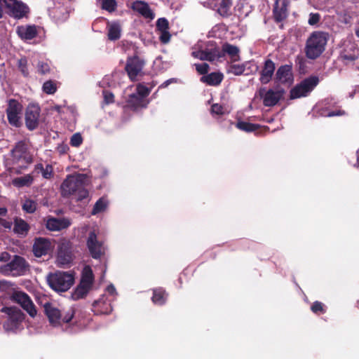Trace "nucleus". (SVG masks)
Returning a JSON list of instances; mask_svg holds the SVG:
<instances>
[{"mask_svg": "<svg viewBox=\"0 0 359 359\" xmlns=\"http://www.w3.org/2000/svg\"><path fill=\"white\" fill-rule=\"evenodd\" d=\"M11 153V170L15 173H20L22 170L26 169L33 161L32 155L28 151V143L25 140L18 142Z\"/></svg>", "mask_w": 359, "mask_h": 359, "instance_id": "nucleus-1", "label": "nucleus"}, {"mask_svg": "<svg viewBox=\"0 0 359 359\" xmlns=\"http://www.w3.org/2000/svg\"><path fill=\"white\" fill-rule=\"evenodd\" d=\"M328 39L327 34L323 32H313L306 40L305 53L308 58H318L325 50Z\"/></svg>", "mask_w": 359, "mask_h": 359, "instance_id": "nucleus-2", "label": "nucleus"}, {"mask_svg": "<svg viewBox=\"0 0 359 359\" xmlns=\"http://www.w3.org/2000/svg\"><path fill=\"white\" fill-rule=\"evenodd\" d=\"M0 312L5 314L2 325L6 332H15L25 319V314L15 306H4Z\"/></svg>", "mask_w": 359, "mask_h": 359, "instance_id": "nucleus-3", "label": "nucleus"}, {"mask_svg": "<svg viewBox=\"0 0 359 359\" xmlns=\"http://www.w3.org/2000/svg\"><path fill=\"white\" fill-rule=\"evenodd\" d=\"M43 308L50 323L54 326L59 325L61 323H69L75 314V309L73 307H70L65 313H62L60 310L48 302L44 304Z\"/></svg>", "mask_w": 359, "mask_h": 359, "instance_id": "nucleus-4", "label": "nucleus"}, {"mask_svg": "<svg viewBox=\"0 0 359 359\" xmlns=\"http://www.w3.org/2000/svg\"><path fill=\"white\" fill-rule=\"evenodd\" d=\"M49 286L56 292H66L74 283V274L65 271L50 273L47 278Z\"/></svg>", "mask_w": 359, "mask_h": 359, "instance_id": "nucleus-5", "label": "nucleus"}, {"mask_svg": "<svg viewBox=\"0 0 359 359\" xmlns=\"http://www.w3.org/2000/svg\"><path fill=\"white\" fill-rule=\"evenodd\" d=\"M29 271V263L20 255H14L8 263L0 266V272L4 276H20Z\"/></svg>", "mask_w": 359, "mask_h": 359, "instance_id": "nucleus-6", "label": "nucleus"}, {"mask_svg": "<svg viewBox=\"0 0 359 359\" xmlns=\"http://www.w3.org/2000/svg\"><path fill=\"white\" fill-rule=\"evenodd\" d=\"M87 177L85 174L68 175L61 184V192L64 197L76 194L82 186L86 185Z\"/></svg>", "mask_w": 359, "mask_h": 359, "instance_id": "nucleus-7", "label": "nucleus"}, {"mask_svg": "<svg viewBox=\"0 0 359 359\" xmlns=\"http://www.w3.org/2000/svg\"><path fill=\"white\" fill-rule=\"evenodd\" d=\"M318 83L319 79L316 76H311L304 79L291 90V98L296 99L307 96L317 86Z\"/></svg>", "mask_w": 359, "mask_h": 359, "instance_id": "nucleus-8", "label": "nucleus"}, {"mask_svg": "<svg viewBox=\"0 0 359 359\" xmlns=\"http://www.w3.org/2000/svg\"><path fill=\"white\" fill-rule=\"evenodd\" d=\"M11 299L12 302L20 305L31 317L34 318L36 316L37 311L35 305L27 293L22 291H15L11 294Z\"/></svg>", "mask_w": 359, "mask_h": 359, "instance_id": "nucleus-9", "label": "nucleus"}, {"mask_svg": "<svg viewBox=\"0 0 359 359\" xmlns=\"http://www.w3.org/2000/svg\"><path fill=\"white\" fill-rule=\"evenodd\" d=\"M144 65L145 62L137 56L127 59L125 70L131 81H137L142 75Z\"/></svg>", "mask_w": 359, "mask_h": 359, "instance_id": "nucleus-10", "label": "nucleus"}, {"mask_svg": "<svg viewBox=\"0 0 359 359\" xmlns=\"http://www.w3.org/2000/svg\"><path fill=\"white\" fill-rule=\"evenodd\" d=\"M6 8H7L8 14L15 19L27 18L29 13L28 6L20 1L6 0Z\"/></svg>", "mask_w": 359, "mask_h": 359, "instance_id": "nucleus-11", "label": "nucleus"}, {"mask_svg": "<svg viewBox=\"0 0 359 359\" xmlns=\"http://www.w3.org/2000/svg\"><path fill=\"white\" fill-rule=\"evenodd\" d=\"M22 110V107L19 102L13 99L8 101L6 114L8 122L12 126L18 128L21 126L20 114Z\"/></svg>", "mask_w": 359, "mask_h": 359, "instance_id": "nucleus-12", "label": "nucleus"}, {"mask_svg": "<svg viewBox=\"0 0 359 359\" xmlns=\"http://www.w3.org/2000/svg\"><path fill=\"white\" fill-rule=\"evenodd\" d=\"M284 93L283 89L266 90L265 88H262L259 90V95L262 98L264 106L273 107L283 97Z\"/></svg>", "mask_w": 359, "mask_h": 359, "instance_id": "nucleus-13", "label": "nucleus"}, {"mask_svg": "<svg viewBox=\"0 0 359 359\" xmlns=\"http://www.w3.org/2000/svg\"><path fill=\"white\" fill-rule=\"evenodd\" d=\"M86 245L89 252L93 259H100L104 255V250L103 243L102 241H98L97 236L94 231L89 233Z\"/></svg>", "mask_w": 359, "mask_h": 359, "instance_id": "nucleus-14", "label": "nucleus"}, {"mask_svg": "<svg viewBox=\"0 0 359 359\" xmlns=\"http://www.w3.org/2000/svg\"><path fill=\"white\" fill-rule=\"evenodd\" d=\"M203 6L216 10L222 17H228L231 13L232 0H208L203 3Z\"/></svg>", "mask_w": 359, "mask_h": 359, "instance_id": "nucleus-15", "label": "nucleus"}, {"mask_svg": "<svg viewBox=\"0 0 359 359\" xmlns=\"http://www.w3.org/2000/svg\"><path fill=\"white\" fill-rule=\"evenodd\" d=\"M51 247V243L48 238L37 237L34 240L32 252L36 257H41L49 253Z\"/></svg>", "mask_w": 359, "mask_h": 359, "instance_id": "nucleus-16", "label": "nucleus"}, {"mask_svg": "<svg viewBox=\"0 0 359 359\" xmlns=\"http://www.w3.org/2000/svg\"><path fill=\"white\" fill-rule=\"evenodd\" d=\"M39 114L40 108L38 105L31 104L27 107L25 113V124L29 130H32L37 128Z\"/></svg>", "mask_w": 359, "mask_h": 359, "instance_id": "nucleus-17", "label": "nucleus"}, {"mask_svg": "<svg viewBox=\"0 0 359 359\" xmlns=\"http://www.w3.org/2000/svg\"><path fill=\"white\" fill-rule=\"evenodd\" d=\"M73 260L71 247L68 243H62L58 247L57 255V264L59 266L69 265Z\"/></svg>", "mask_w": 359, "mask_h": 359, "instance_id": "nucleus-18", "label": "nucleus"}, {"mask_svg": "<svg viewBox=\"0 0 359 359\" xmlns=\"http://www.w3.org/2000/svg\"><path fill=\"white\" fill-rule=\"evenodd\" d=\"M293 80L292 65H285L278 67L275 74L276 82L290 86Z\"/></svg>", "mask_w": 359, "mask_h": 359, "instance_id": "nucleus-19", "label": "nucleus"}, {"mask_svg": "<svg viewBox=\"0 0 359 359\" xmlns=\"http://www.w3.org/2000/svg\"><path fill=\"white\" fill-rule=\"evenodd\" d=\"M275 69V63L271 59L266 60L260 71L259 81L262 84L269 83L274 75Z\"/></svg>", "mask_w": 359, "mask_h": 359, "instance_id": "nucleus-20", "label": "nucleus"}, {"mask_svg": "<svg viewBox=\"0 0 359 359\" xmlns=\"http://www.w3.org/2000/svg\"><path fill=\"white\" fill-rule=\"evenodd\" d=\"M92 306V311L95 315H107L112 311L110 302L104 297L95 301Z\"/></svg>", "mask_w": 359, "mask_h": 359, "instance_id": "nucleus-21", "label": "nucleus"}, {"mask_svg": "<svg viewBox=\"0 0 359 359\" xmlns=\"http://www.w3.org/2000/svg\"><path fill=\"white\" fill-rule=\"evenodd\" d=\"M287 0H276L273 15L276 21L281 22L287 15Z\"/></svg>", "mask_w": 359, "mask_h": 359, "instance_id": "nucleus-22", "label": "nucleus"}, {"mask_svg": "<svg viewBox=\"0 0 359 359\" xmlns=\"http://www.w3.org/2000/svg\"><path fill=\"white\" fill-rule=\"evenodd\" d=\"M16 32L22 40H31L37 34L35 25H21L16 28Z\"/></svg>", "mask_w": 359, "mask_h": 359, "instance_id": "nucleus-23", "label": "nucleus"}, {"mask_svg": "<svg viewBox=\"0 0 359 359\" xmlns=\"http://www.w3.org/2000/svg\"><path fill=\"white\" fill-rule=\"evenodd\" d=\"M70 224L67 219L51 217L46 221V226L50 231H59L67 228Z\"/></svg>", "mask_w": 359, "mask_h": 359, "instance_id": "nucleus-24", "label": "nucleus"}, {"mask_svg": "<svg viewBox=\"0 0 359 359\" xmlns=\"http://www.w3.org/2000/svg\"><path fill=\"white\" fill-rule=\"evenodd\" d=\"M147 105V102L142 96L137 95L136 93H133L129 95L127 100L126 107L135 111L141 108H145Z\"/></svg>", "mask_w": 359, "mask_h": 359, "instance_id": "nucleus-25", "label": "nucleus"}, {"mask_svg": "<svg viewBox=\"0 0 359 359\" xmlns=\"http://www.w3.org/2000/svg\"><path fill=\"white\" fill-rule=\"evenodd\" d=\"M132 8L134 11H137L142 15L147 18L153 19L154 18V14L150 9L149 5L142 1H136L133 4Z\"/></svg>", "mask_w": 359, "mask_h": 359, "instance_id": "nucleus-26", "label": "nucleus"}, {"mask_svg": "<svg viewBox=\"0 0 359 359\" xmlns=\"http://www.w3.org/2000/svg\"><path fill=\"white\" fill-rule=\"evenodd\" d=\"M220 51L224 53V56L225 54H227L233 62L240 60V50L238 47L236 46L226 43L223 44Z\"/></svg>", "mask_w": 359, "mask_h": 359, "instance_id": "nucleus-27", "label": "nucleus"}, {"mask_svg": "<svg viewBox=\"0 0 359 359\" xmlns=\"http://www.w3.org/2000/svg\"><path fill=\"white\" fill-rule=\"evenodd\" d=\"M224 76L220 72H212L209 74L203 76L201 78L202 83H206L209 86H218L221 83Z\"/></svg>", "mask_w": 359, "mask_h": 359, "instance_id": "nucleus-28", "label": "nucleus"}, {"mask_svg": "<svg viewBox=\"0 0 359 359\" xmlns=\"http://www.w3.org/2000/svg\"><path fill=\"white\" fill-rule=\"evenodd\" d=\"M168 293L163 287H158L153 290L151 300L154 304L162 306L167 300Z\"/></svg>", "mask_w": 359, "mask_h": 359, "instance_id": "nucleus-29", "label": "nucleus"}, {"mask_svg": "<svg viewBox=\"0 0 359 359\" xmlns=\"http://www.w3.org/2000/svg\"><path fill=\"white\" fill-rule=\"evenodd\" d=\"M29 230V224L22 219L16 217L14 220L13 231L21 236H26Z\"/></svg>", "mask_w": 359, "mask_h": 359, "instance_id": "nucleus-30", "label": "nucleus"}, {"mask_svg": "<svg viewBox=\"0 0 359 359\" xmlns=\"http://www.w3.org/2000/svg\"><path fill=\"white\" fill-rule=\"evenodd\" d=\"M93 281L94 275L91 268L89 266H85L82 272L80 283L91 288Z\"/></svg>", "mask_w": 359, "mask_h": 359, "instance_id": "nucleus-31", "label": "nucleus"}, {"mask_svg": "<svg viewBox=\"0 0 359 359\" xmlns=\"http://www.w3.org/2000/svg\"><path fill=\"white\" fill-rule=\"evenodd\" d=\"M34 178L30 174L25 175L13 180V184L18 188L29 187L33 183Z\"/></svg>", "mask_w": 359, "mask_h": 359, "instance_id": "nucleus-32", "label": "nucleus"}, {"mask_svg": "<svg viewBox=\"0 0 359 359\" xmlns=\"http://www.w3.org/2000/svg\"><path fill=\"white\" fill-rule=\"evenodd\" d=\"M91 288L88 286L79 283L72 293V299L76 301L84 298L89 292Z\"/></svg>", "mask_w": 359, "mask_h": 359, "instance_id": "nucleus-33", "label": "nucleus"}, {"mask_svg": "<svg viewBox=\"0 0 359 359\" xmlns=\"http://www.w3.org/2000/svg\"><path fill=\"white\" fill-rule=\"evenodd\" d=\"M35 171L41 172L43 177L47 180L51 179L53 176V168L50 164L43 167L42 163H38L35 165Z\"/></svg>", "mask_w": 359, "mask_h": 359, "instance_id": "nucleus-34", "label": "nucleus"}, {"mask_svg": "<svg viewBox=\"0 0 359 359\" xmlns=\"http://www.w3.org/2000/svg\"><path fill=\"white\" fill-rule=\"evenodd\" d=\"M351 52H348L346 50H344L340 57L342 60L347 62H352L358 57V50L355 48L353 44H350Z\"/></svg>", "mask_w": 359, "mask_h": 359, "instance_id": "nucleus-35", "label": "nucleus"}, {"mask_svg": "<svg viewBox=\"0 0 359 359\" xmlns=\"http://www.w3.org/2000/svg\"><path fill=\"white\" fill-rule=\"evenodd\" d=\"M205 60L209 62L219 61L224 57V53H222L219 48H213L211 50H205Z\"/></svg>", "mask_w": 359, "mask_h": 359, "instance_id": "nucleus-36", "label": "nucleus"}, {"mask_svg": "<svg viewBox=\"0 0 359 359\" xmlns=\"http://www.w3.org/2000/svg\"><path fill=\"white\" fill-rule=\"evenodd\" d=\"M121 36V27L120 25L114 22L109 25L108 28V37L110 40H117Z\"/></svg>", "mask_w": 359, "mask_h": 359, "instance_id": "nucleus-37", "label": "nucleus"}, {"mask_svg": "<svg viewBox=\"0 0 359 359\" xmlns=\"http://www.w3.org/2000/svg\"><path fill=\"white\" fill-rule=\"evenodd\" d=\"M149 86H145L142 83H139L137 86V95L142 96L143 99L148 96L151 90V89L156 85V83L152 81L151 83H149Z\"/></svg>", "mask_w": 359, "mask_h": 359, "instance_id": "nucleus-38", "label": "nucleus"}, {"mask_svg": "<svg viewBox=\"0 0 359 359\" xmlns=\"http://www.w3.org/2000/svg\"><path fill=\"white\" fill-rule=\"evenodd\" d=\"M107 205H108V202L104 198L102 197V198H99L96 201V203L93 208L91 214L95 215H97V214L104 211L107 208Z\"/></svg>", "mask_w": 359, "mask_h": 359, "instance_id": "nucleus-39", "label": "nucleus"}, {"mask_svg": "<svg viewBox=\"0 0 359 359\" xmlns=\"http://www.w3.org/2000/svg\"><path fill=\"white\" fill-rule=\"evenodd\" d=\"M236 127L244 132L250 133L255 131L259 128V125L245 121H238L236 123Z\"/></svg>", "mask_w": 359, "mask_h": 359, "instance_id": "nucleus-40", "label": "nucleus"}, {"mask_svg": "<svg viewBox=\"0 0 359 359\" xmlns=\"http://www.w3.org/2000/svg\"><path fill=\"white\" fill-rule=\"evenodd\" d=\"M37 208V203L32 199H26L22 205V209L27 213H34Z\"/></svg>", "mask_w": 359, "mask_h": 359, "instance_id": "nucleus-41", "label": "nucleus"}, {"mask_svg": "<svg viewBox=\"0 0 359 359\" xmlns=\"http://www.w3.org/2000/svg\"><path fill=\"white\" fill-rule=\"evenodd\" d=\"M230 110L228 107L222 106L219 104H214L211 107V114L213 116H222L229 114Z\"/></svg>", "mask_w": 359, "mask_h": 359, "instance_id": "nucleus-42", "label": "nucleus"}, {"mask_svg": "<svg viewBox=\"0 0 359 359\" xmlns=\"http://www.w3.org/2000/svg\"><path fill=\"white\" fill-rule=\"evenodd\" d=\"M245 67L244 65L231 64L227 67V73L232 74L236 76L241 75L245 72Z\"/></svg>", "mask_w": 359, "mask_h": 359, "instance_id": "nucleus-43", "label": "nucleus"}, {"mask_svg": "<svg viewBox=\"0 0 359 359\" xmlns=\"http://www.w3.org/2000/svg\"><path fill=\"white\" fill-rule=\"evenodd\" d=\"M311 310L317 315L324 314L326 312V307L323 303L316 301L312 304Z\"/></svg>", "mask_w": 359, "mask_h": 359, "instance_id": "nucleus-44", "label": "nucleus"}, {"mask_svg": "<svg viewBox=\"0 0 359 359\" xmlns=\"http://www.w3.org/2000/svg\"><path fill=\"white\" fill-rule=\"evenodd\" d=\"M18 67L24 76L27 77L29 76L27 60L26 57H21L18 60Z\"/></svg>", "mask_w": 359, "mask_h": 359, "instance_id": "nucleus-45", "label": "nucleus"}, {"mask_svg": "<svg viewBox=\"0 0 359 359\" xmlns=\"http://www.w3.org/2000/svg\"><path fill=\"white\" fill-rule=\"evenodd\" d=\"M102 2V8L109 12H113L116 7V0H100Z\"/></svg>", "mask_w": 359, "mask_h": 359, "instance_id": "nucleus-46", "label": "nucleus"}, {"mask_svg": "<svg viewBox=\"0 0 359 359\" xmlns=\"http://www.w3.org/2000/svg\"><path fill=\"white\" fill-rule=\"evenodd\" d=\"M43 90L47 94H53L56 91V85L52 81H46L43 85Z\"/></svg>", "mask_w": 359, "mask_h": 359, "instance_id": "nucleus-47", "label": "nucleus"}, {"mask_svg": "<svg viewBox=\"0 0 359 359\" xmlns=\"http://www.w3.org/2000/svg\"><path fill=\"white\" fill-rule=\"evenodd\" d=\"M77 201H81L88 197L89 193L88 189L85 188V186H82L76 192Z\"/></svg>", "mask_w": 359, "mask_h": 359, "instance_id": "nucleus-48", "label": "nucleus"}, {"mask_svg": "<svg viewBox=\"0 0 359 359\" xmlns=\"http://www.w3.org/2000/svg\"><path fill=\"white\" fill-rule=\"evenodd\" d=\"M156 27L159 31L168 30L169 25L168 20L164 18H159L156 22Z\"/></svg>", "mask_w": 359, "mask_h": 359, "instance_id": "nucleus-49", "label": "nucleus"}, {"mask_svg": "<svg viewBox=\"0 0 359 359\" xmlns=\"http://www.w3.org/2000/svg\"><path fill=\"white\" fill-rule=\"evenodd\" d=\"M49 65L43 62H39L37 65V72L41 74H45L49 72Z\"/></svg>", "mask_w": 359, "mask_h": 359, "instance_id": "nucleus-50", "label": "nucleus"}, {"mask_svg": "<svg viewBox=\"0 0 359 359\" xmlns=\"http://www.w3.org/2000/svg\"><path fill=\"white\" fill-rule=\"evenodd\" d=\"M196 65V71L200 74H203V76L208 72L209 69H210V67L207 63L198 64V65Z\"/></svg>", "mask_w": 359, "mask_h": 359, "instance_id": "nucleus-51", "label": "nucleus"}, {"mask_svg": "<svg viewBox=\"0 0 359 359\" xmlns=\"http://www.w3.org/2000/svg\"><path fill=\"white\" fill-rule=\"evenodd\" d=\"M320 19V15L319 13H311L309 15L308 23L310 25H315L317 23H318Z\"/></svg>", "mask_w": 359, "mask_h": 359, "instance_id": "nucleus-52", "label": "nucleus"}, {"mask_svg": "<svg viewBox=\"0 0 359 359\" xmlns=\"http://www.w3.org/2000/svg\"><path fill=\"white\" fill-rule=\"evenodd\" d=\"M161 35L159 36L160 40L163 43H167L170 39V34L168 30L160 31Z\"/></svg>", "mask_w": 359, "mask_h": 359, "instance_id": "nucleus-53", "label": "nucleus"}, {"mask_svg": "<svg viewBox=\"0 0 359 359\" xmlns=\"http://www.w3.org/2000/svg\"><path fill=\"white\" fill-rule=\"evenodd\" d=\"M83 142L82 136H72L70 144L73 147H79Z\"/></svg>", "mask_w": 359, "mask_h": 359, "instance_id": "nucleus-54", "label": "nucleus"}, {"mask_svg": "<svg viewBox=\"0 0 359 359\" xmlns=\"http://www.w3.org/2000/svg\"><path fill=\"white\" fill-rule=\"evenodd\" d=\"M103 95H104V102L106 104H111L112 102H114V94L109 92V91H107V90H104L103 91Z\"/></svg>", "mask_w": 359, "mask_h": 359, "instance_id": "nucleus-55", "label": "nucleus"}, {"mask_svg": "<svg viewBox=\"0 0 359 359\" xmlns=\"http://www.w3.org/2000/svg\"><path fill=\"white\" fill-rule=\"evenodd\" d=\"M0 225L6 229L11 230L13 226V223L11 221L0 217Z\"/></svg>", "mask_w": 359, "mask_h": 359, "instance_id": "nucleus-56", "label": "nucleus"}, {"mask_svg": "<svg viewBox=\"0 0 359 359\" xmlns=\"http://www.w3.org/2000/svg\"><path fill=\"white\" fill-rule=\"evenodd\" d=\"M193 57L198 58L201 60H205V50H198L192 52Z\"/></svg>", "mask_w": 359, "mask_h": 359, "instance_id": "nucleus-57", "label": "nucleus"}, {"mask_svg": "<svg viewBox=\"0 0 359 359\" xmlns=\"http://www.w3.org/2000/svg\"><path fill=\"white\" fill-rule=\"evenodd\" d=\"M346 114V111L341 109H339L337 111H330L327 115H325L327 117L336 116H344Z\"/></svg>", "mask_w": 359, "mask_h": 359, "instance_id": "nucleus-58", "label": "nucleus"}, {"mask_svg": "<svg viewBox=\"0 0 359 359\" xmlns=\"http://www.w3.org/2000/svg\"><path fill=\"white\" fill-rule=\"evenodd\" d=\"M69 150V147L67 144H59L57 147V151L60 154H66L67 152V151Z\"/></svg>", "mask_w": 359, "mask_h": 359, "instance_id": "nucleus-59", "label": "nucleus"}, {"mask_svg": "<svg viewBox=\"0 0 359 359\" xmlns=\"http://www.w3.org/2000/svg\"><path fill=\"white\" fill-rule=\"evenodd\" d=\"M177 79H175V78H172V79H168L166 80L165 81H164L161 86H160V88H166L168 87L170 84L171 83H177Z\"/></svg>", "mask_w": 359, "mask_h": 359, "instance_id": "nucleus-60", "label": "nucleus"}, {"mask_svg": "<svg viewBox=\"0 0 359 359\" xmlns=\"http://www.w3.org/2000/svg\"><path fill=\"white\" fill-rule=\"evenodd\" d=\"M6 0H0V19L3 17L4 8L6 6Z\"/></svg>", "mask_w": 359, "mask_h": 359, "instance_id": "nucleus-61", "label": "nucleus"}, {"mask_svg": "<svg viewBox=\"0 0 359 359\" xmlns=\"http://www.w3.org/2000/svg\"><path fill=\"white\" fill-rule=\"evenodd\" d=\"M10 255L8 252H3L1 255L0 261L6 262L8 259Z\"/></svg>", "mask_w": 359, "mask_h": 359, "instance_id": "nucleus-62", "label": "nucleus"}, {"mask_svg": "<svg viewBox=\"0 0 359 359\" xmlns=\"http://www.w3.org/2000/svg\"><path fill=\"white\" fill-rule=\"evenodd\" d=\"M8 210L5 207H0V216H6L7 215Z\"/></svg>", "mask_w": 359, "mask_h": 359, "instance_id": "nucleus-63", "label": "nucleus"}, {"mask_svg": "<svg viewBox=\"0 0 359 359\" xmlns=\"http://www.w3.org/2000/svg\"><path fill=\"white\" fill-rule=\"evenodd\" d=\"M53 109L56 111L59 114H61L62 112H64V111L62 110V107L61 106H59V105H55V106L53 107Z\"/></svg>", "mask_w": 359, "mask_h": 359, "instance_id": "nucleus-64", "label": "nucleus"}]
</instances>
